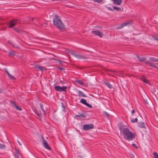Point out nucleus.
<instances>
[{
    "label": "nucleus",
    "mask_w": 158,
    "mask_h": 158,
    "mask_svg": "<svg viewBox=\"0 0 158 158\" xmlns=\"http://www.w3.org/2000/svg\"><path fill=\"white\" fill-rule=\"evenodd\" d=\"M30 20L31 22L33 21V22H36L38 24H40V21L39 19H37L36 18H31Z\"/></svg>",
    "instance_id": "obj_12"
},
{
    "label": "nucleus",
    "mask_w": 158,
    "mask_h": 158,
    "mask_svg": "<svg viewBox=\"0 0 158 158\" xmlns=\"http://www.w3.org/2000/svg\"><path fill=\"white\" fill-rule=\"evenodd\" d=\"M153 155L155 158H158V154L156 152H154Z\"/></svg>",
    "instance_id": "obj_32"
},
{
    "label": "nucleus",
    "mask_w": 158,
    "mask_h": 158,
    "mask_svg": "<svg viewBox=\"0 0 158 158\" xmlns=\"http://www.w3.org/2000/svg\"><path fill=\"white\" fill-rule=\"evenodd\" d=\"M132 122L133 123H135L138 122V119L137 118H135V119H132L131 120Z\"/></svg>",
    "instance_id": "obj_31"
},
{
    "label": "nucleus",
    "mask_w": 158,
    "mask_h": 158,
    "mask_svg": "<svg viewBox=\"0 0 158 158\" xmlns=\"http://www.w3.org/2000/svg\"><path fill=\"white\" fill-rule=\"evenodd\" d=\"M76 81L78 83V84H79L80 85H81L83 86H84V82L81 81L80 80H76Z\"/></svg>",
    "instance_id": "obj_24"
},
{
    "label": "nucleus",
    "mask_w": 158,
    "mask_h": 158,
    "mask_svg": "<svg viewBox=\"0 0 158 158\" xmlns=\"http://www.w3.org/2000/svg\"><path fill=\"white\" fill-rule=\"evenodd\" d=\"M53 59L55 60H56L55 58H53Z\"/></svg>",
    "instance_id": "obj_48"
},
{
    "label": "nucleus",
    "mask_w": 158,
    "mask_h": 158,
    "mask_svg": "<svg viewBox=\"0 0 158 158\" xmlns=\"http://www.w3.org/2000/svg\"><path fill=\"white\" fill-rule=\"evenodd\" d=\"M67 88V86L60 87L59 86H54L55 90L56 91L59 92H66Z\"/></svg>",
    "instance_id": "obj_3"
},
{
    "label": "nucleus",
    "mask_w": 158,
    "mask_h": 158,
    "mask_svg": "<svg viewBox=\"0 0 158 158\" xmlns=\"http://www.w3.org/2000/svg\"><path fill=\"white\" fill-rule=\"evenodd\" d=\"M75 117H79L80 118H85L86 117V116L84 114H79V115H76Z\"/></svg>",
    "instance_id": "obj_16"
},
{
    "label": "nucleus",
    "mask_w": 158,
    "mask_h": 158,
    "mask_svg": "<svg viewBox=\"0 0 158 158\" xmlns=\"http://www.w3.org/2000/svg\"><path fill=\"white\" fill-rule=\"evenodd\" d=\"M58 60V62L60 64H63V63H64V62L63 61H61L59 60Z\"/></svg>",
    "instance_id": "obj_38"
},
{
    "label": "nucleus",
    "mask_w": 158,
    "mask_h": 158,
    "mask_svg": "<svg viewBox=\"0 0 158 158\" xmlns=\"http://www.w3.org/2000/svg\"><path fill=\"white\" fill-rule=\"evenodd\" d=\"M150 60L152 61L158 62V59L153 57H151L150 58Z\"/></svg>",
    "instance_id": "obj_23"
},
{
    "label": "nucleus",
    "mask_w": 158,
    "mask_h": 158,
    "mask_svg": "<svg viewBox=\"0 0 158 158\" xmlns=\"http://www.w3.org/2000/svg\"><path fill=\"white\" fill-rule=\"evenodd\" d=\"M146 77L142 78V80L143 82L148 84V80L147 79Z\"/></svg>",
    "instance_id": "obj_25"
},
{
    "label": "nucleus",
    "mask_w": 158,
    "mask_h": 158,
    "mask_svg": "<svg viewBox=\"0 0 158 158\" xmlns=\"http://www.w3.org/2000/svg\"><path fill=\"white\" fill-rule=\"evenodd\" d=\"M135 112V111L134 110H133L132 111H131V113H132V115H133L134 114V113Z\"/></svg>",
    "instance_id": "obj_42"
},
{
    "label": "nucleus",
    "mask_w": 158,
    "mask_h": 158,
    "mask_svg": "<svg viewBox=\"0 0 158 158\" xmlns=\"http://www.w3.org/2000/svg\"><path fill=\"white\" fill-rule=\"evenodd\" d=\"M92 34L99 36L100 37H102L103 35L102 33H101L99 31L97 30H92L91 31Z\"/></svg>",
    "instance_id": "obj_8"
},
{
    "label": "nucleus",
    "mask_w": 158,
    "mask_h": 158,
    "mask_svg": "<svg viewBox=\"0 0 158 158\" xmlns=\"http://www.w3.org/2000/svg\"><path fill=\"white\" fill-rule=\"evenodd\" d=\"M48 149L50 150H51V149H50V148H49V149Z\"/></svg>",
    "instance_id": "obj_47"
},
{
    "label": "nucleus",
    "mask_w": 158,
    "mask_h": 158,
    "mask_svg": "<svg viewBox=\"0 0 158 158\" xmlns=\"http://www.w3.org/2000/svg\"><path fill=\"white\" fill-rule=\"evenodd\" d=\"M9 55L10 57H13L15 55V52L13 50L8 52Z\"/></svg>",
    "instance_id": "obj_15"
},
{
    "label": "nucleus",
    "mask_w": 158,
    "mask_h": 158,
    "mask_svg": "<svg viewBox=\"0 0 158 158\" xmlns=\"http://www.w3.org/2000/svg\"><path fill=\"white\" fill-rule=\"evenodd\" d=\"M5 147V146L4 145L0 143V148H4Z\"/></svg>",
    "instance_id": "obj_35"
},
{
    "label": "nucleus",
    "mask_w": 158,
    "mask_h": 158,
    "mask_svg": "<svg viewBox=\"0 0 158 158\" xmlns=\"http://www.w3.org/2000/svg\"><path fill=\"white\" fill-rule=\"evenodd\" d=\"M103 113L107 117L108 116H109V114L106 111H104Z\"/></svg>",
    "instance_id": "obj_37"
},
{
    "label": "nucleus",
    "mask_w": 158,
    "mask_h": 158,
    "mask_svg": "<svg viewBox=\"0 0 158 158\" xmlns=\"http://www.w3.org/2000/svg\"><path fill=\"white\" fill-rule=\"evenodd\" d=\"M104 0H93L94 2L98 3H100L103 2Z\"/></svg>",
    "instance_id": "obj_30"
},
{
    "label": "nucleus",
    "mask_w": 158,
    "mask_h": 158,
    "mask_svg": "<svg viewBox=\"0 0 158 158\" xmlns=\"http://www.w3.org/2000/svg\"><path fill=\"white\" fill-rule=\"evenodd\" d=\"M18 143L19 144V145H21V143L19 141V140H18Z\"/></svg>",
    "instance_id": "obj_43"
},
{
    "label": "nucleus",
    "mask_w": 158,
    "mask_h": 158,
    "mask_svg": "<svg viewBox=\"0 0 158 158\" xmlns=\"http://www.w3.org/2000/svg\"><path fill=\"white\" fill-rule=\"evenodd\" d=\"M114 4L116 5H120L122 2V0H112Z\"/></svg>",
    "instance_id": "obj_11"
},
{
    "label": "nucleus",
    "mask_w": 158,
    "mask_h": 158,
    "mask_svg": "<svg viewBox=\"0 0 158 158\" xmlns=\"http://www.w3.org/2000/svg\"><path fill=\"white\" fill-rule=\"evenodd\" d=\"M8 77L10 79H12L13 80H15L16 79L14 77L10 74L8 76Z\"/></svg>",
    "instance_id": "obj_28"
},
{
    "label": "nucleus",
    "mask_w": 158,
    "mask_h": 158,
    "mask_svg": "<svg viewBox=\"0 0 158 158\" xmlns=\"http://www.w3.org/2000/svg\"><path fill=\"white\" fill-rule=\"evenodd\" d=\"M5 71L6 73L8 72V71L6 69L5 70Z\"/></svg>",
    "instance_id": "obj_44"
},
{
    "label": "nucleus",
    "mask_w": 158,
    "mask_h": 158,
    "mask_svg": "<svg viewBox=\"0 0 158 158\" xmlns=\"http://www.w3.org/2000/svg\"><path fill=\"white\" fill-rule=\"evenodd\" d=\"M19 20V19H12L9 22V24L8 27L11 28L15 26Z\"/></svg>",
    "instance_id": "obj_7"
},
{
    "label": "nucleus",
    "mask_w": 158,
    "mask_h": 158,
    "mask_svg": "<svg viewBox=\"0 0 158 158\" xmlns=\"http://www.w3.org/2000/svg\"><path fill=\"white\" fill-rule=\"evenodd\" d=\"M138 60L141 61H144L145 60V58L144 57H140L138 56H137Z\"/></svg>",
    "instance_id": "obj_18"
},
{
    "label": "nucleus",
    "mask_w": 158,
    "mask_h": 158,
    "mask_svg": "<svg viewBox=\"0 0 158 158\" xmlns=\"http://www.w3.org/2000/svg\"><path fill=\"white\" fill-rule=\"evenodd\" d=\"M107 9H108V10H110V11H113V9L110 7H107Z\"/></svg>",
    "instance_id": "obj_39"
},
{
    "label": "nucleus",
    "mask_w": 158,
    "mask_h": 158,
    "mask_svg": "<svg viewBox=\"0 0 158 158\" xmlns=\"http://www.w3.org/2000/svg\"><path fill=\"white\" fill-rule=\"evenodd\" d=\"M42 138L43 139V144L45 148H51L48 146V145L46 141L44 139L43 137V136H42Z\"/></svg>",
    "instance_id": "obj_10"
},
{
    "label": "nucleus",
    "mask_w": 158,
    "mask_h": 158,
    "mask_svg": "<svg viewBox=\"0 0 158 158\" xmlns=\"http://www.w3.org/2000/svg\"><path fill=\"white\" fill-rule=\"evenodd\" d=\"M78 93L79 94L78 96H79L83 97H86V95L84 94L81 91H78Z\"/></svg>",
    "instance_id": "obj_17"
},
{
    "label": "nucleus",
    "mask_w": 158,
    "mask_h": 158,
    "mask_svg": "<svg viewBox=\"0 0 158 158\" xmlns=\"http://www.w3.org/2000/svg\"><path fill=\"white\" fill-rule=\"evenodd\" d=\"M8 75V76L10 74V73H9V72H8L7 73H6Z\"/></svg>",
    "instance_id": "obj_45"
},
{
    "label": "nucleus",
    "mask_w": 158,
    "mask_h": 158,
    "mask_svg": "<svg viewBox=\"0 0 158 158\" xmlns=\"http://www.w3.org/2000/svg\"><path fill=\"white\" fill-rule=\"evenodd\" d=\"M130 156L131 158H134L135 157V156L132 154H130Z\"/></svg>",
    "instance_id": "obj_40"
},
{
    "label": "nucleus",
    "mask_w": 158,
    "mask_h": 158,
    "mask_svg": "<svg viewBox=\"0 0 158 158\" xmlns=\"http://www.w3.org/2000/svg\"><path fill=\"white\" fill-rule=\"evenodd\" d=\"M104 83L107 85V86L110 89L112 88V86L111 84L108 82L105 81Z\"/></svg>",
    "instance_id": "obj_19"
},
{
    "label": "nucleus",
    "mask_w": 158,
    "mask_h": 158,
    "mask_svg": "<svg viewBox=\"0 0 158 158\" xmlns=\"http://www.w3.org/2000/svg\"><path fill=\"white\" fill-rule=\"evenodd\" d=\"M120 131H122L124 138L127 140L131 141L135 138V134L131 132L127 128L124 127L122 128H120Z\"/></svg>",
    "instance_id": "obj_1"
},
{
    "label": "nucleus",
    "mask_w": 158,
    "mask_h": 158,
    "mask_svg": "<svg viewBox=\"0 0 158 158\" xmlns=\"http://www.w3.org/2000/svg\"><path fill=\"white\" fill-rule=\"evenodd\" d=\"M149 66L152 67L156 68L157 70H158V67H157L154 64L149 61Z\"/></svg>",
    "instance_id": "obj_20"
},
{
    "label": "nucleus",
    "mask_w": 158,
    "mask_h": 158,
    "mask_svg": "<svg viewBox=\"0 0 158 158\" xmlns=\"http://www.w3.org/2000/svg\"><path fill=\"white\" fill-rule=\"evenodd\" d=\"M138 126L139 127L141 128H145V126L144 123L141 122L138 123Z\"/></svg>",
    "instance_id": "obj_13"
},
{
    "label": "nucleus",
    "mask_w": 158,
    "mask_h": 158,
    "mask_svg": "<svg viewBox=\"0 0 158 158\" xmlns=\"http://www.w3.org/2000/svg\"><path fill=\"white\" fill-rule=\"evenodd\" d=\"M35 113L37 115L39 116V117H40V114L38 112H36Z\"/></svg>",
    "instance_id": "obj_41"
},
{
    "label": "nucleus",
    "mask_w": 158,
    "mask_h": 158,
    "mask_svg": "<svg viewBox=\"0 0 158 158\" xmlns=\"http://www.w3.org/2000/svg\"><path fill=\"white\" fill-rule=\"evenodd\" d=\"M146 103H148L147 99H146Z\"/></svg>",
    "instance_id": "obj_46"
},
{
    "label": "nucleus",
    "mask_w": 158,
    "mask_h": 158,
    "mask_svg": "<svg viewBox=\"0 0 158 158\" xmlns=\"http://www.w3.org/2000/svg\"><path fill=\"white\" fill-rule=\"evenodd\" d=\"M53 24L58 28L60 29L64 28V24L59 17L56 15H55V18L53 19Z\"/></svg>",
    "instance_id": "obj_2"
},
{
    "label": "nucleus",
    "mask_w": 158,
    "mask_h": 158,
    "mask_svg": "<svg viewBox=\"0 0 158 158\" xmlns=\"http://www.w3.org/2000/svg\"><path fill=\"white\" fill-rule=\"evenodd\" d=\"M14 30L15 31H16L18 32H20V31L19 29L17 27H14Z\"/></svg>",
    "instance_id": "obj_33"
},
{
    "label": "nucleus",
    "mask_w": 158,
    "mask_h": 158,
    "mask_svg": "<svg viewBox=\"0 0 158 158\" xmlns=\"http://www.w3.org/2000/svg\"><path fill=\"white\" fill-rule=\"evenodd\" d=\"M35 68L41 71H43L44 69V68L43 66H36L35 67Z\"/></svg>",
    "instance_id": "obj_22"
},
{
    "label": "nucleus",
    "mask_w": 158,
    "mask_h": 158,
    "mask_svg": "<svg viewBox=\"0 0 158 158\" xmlns=\"http://www.w3.org/2000/svg\"><path fill=\"white\" fill-rule=\"evenodd\" d=\"M14 106L16 109L17 110L19 111H20L22 110V109L20 107H19L18 105L15 104H14Z\"/></svg>",
    "instance_id": "obj_27"
},
{
    "label": "nucleus",
    "mask_w": 158,
    "mask_h": 158,
    "mask_svg": "<svg viewBox=\"0 0 158 158\" xmlns=\"http://www.w3.org/2000/svg\"><path fill=\"white\" fill-rule=\"evenodd\" d=\"M80 102L90 108H91L92 107V105L87 103L86 100L84 98H81Z\"/></svg>",
    "instance_id": "obj_9"
},
{
    "label": "nucleus",
    "mask_w": 158,
    "mask_h": 158,
    "mask_svg": "<svg viewBox=\"0 0 158 158\" xmlns=\"http://www.w3.org/2000/svg\"><path fill=\"white\" fill-rule=\"evenodd\" d=\"M128 24V23H123L121 25L118 27V29H122L124 27L127 26V25Z\"/></svg>",
    "instance_id": "obj_21"
},
{
    "label": "nucleus",
    "mask_w": 158,
    "mask_h": 158,
    "mask_svg": "<svg viewBox=\"0 0 158 158\" xmlns=\"http://www.w3.org/2000/svg\"><path fill=\"white\" fill-rule=\"evenodd\" d=\"M71 54L75 57L78 59H86L88 58L87 57L84 55L76 54L74 52H72Z\"/></svg>",
    "instance_id": "obj_5"
},
{
    "label": "nucleus",
    "mask_w": 158,
    "mask_h": 158,
    "mask_svg": "<svg viewBox=\"0 0 158 158\" xmlns=\"http://www.w3.org/2000/svg\"><path fill=\"white\" fill-rule=\"evenodd\" d=\"M94 128V125L92 124H85L83 126V130L85 131L93 129Z\"/></svg>",
    "instance_id": "obj_4"
},
{
    "label": "nucleus",
    "mask_w": 158,
    "mask_h": 158,
    "mask_svg": "<svg viewBox=\"0 0 158 158\" xmlns=\"http://www.w3.org/2000/svg\"><path fill=\"white\" fill-rule=\"evenodd\" d=\"M131 145L135 148H138L137 146L135 143H132Z\"/></svg>",
    "instance_id": "obj_36"
},
{
    "label": "nucleus",
    "mask_w": 158,
    "mask_h": 158,
    "mask_svg": "<svg viewBox=\"0 0 158 158\" xmlns=\"http://www.w3.org/2000/svg\"><path fill=\"white\" fill-rule=\"evenodd\" d=\"M57 68L60 71H62L63 70H64L65 69L63 67H57Z\"/></svg>",
    "instance_id": "obj_34"
},
{
    "label": "nucleus",
    "mask_w": 158,
    "mask_h": 158,
    "mask_svg": "<svg viewBox=\"0 0 158 158\" xmlns=\"http://www.w3.org/2000/svg\"><path fill=\"white\" fill-rule=\"evenodd\" d=\"M14 154L15 158H22V156L18 149H15Z\"/></svg>",
    "instance_id": "obj_6"
},
{
    "label": "nucleus",
    "mask_w": 158,
    "mask_h": 158,
    "mask_svg": "<svg viewBox=\"0 0 158 158\" xmlns=\"http://www.w3.org/2000/svg\"><path fill=\"white\" fill-rule=\"evenodd\" d=\"M40 107L41 110L42 111V113L44 115H45L46 113L45 112V110L44 108V106L41 103L40 104Z\"/></svg>",
    "instance_id": "obj_14"
},
{
    "label": "nucleus",
    "mask_w": 158,
    "mask_h": 158,
    "mask_svg": "<svg viewBox=\"0 0 158 158\" xmlns=\"http://www.w3.org/2000/svg\"><path fill=\"white\" fill-rule=\"evenodd\" d=\"M113 9L114 10H116L117 11H119L120 10V8H119V7H118L117 6H114V7H113Z\"/></svg>",
    "instance_id": "obj_29"
},
{
    "label": "nucleus",
    "mask_w": 158,
    "mask_h": 158,
    "mask_svg": "<svg viewBox=\"0 0 158 158\" xmlns=\"http://www.w3.org/2000/svg\"><path fill=\"white\" fill-rule=\"evenodd\" d=\"M151 36L152 39L158 41V37L153 35H151Z\"/></svg>",
    "instance_id": "obj_26"
}]
</instances>
